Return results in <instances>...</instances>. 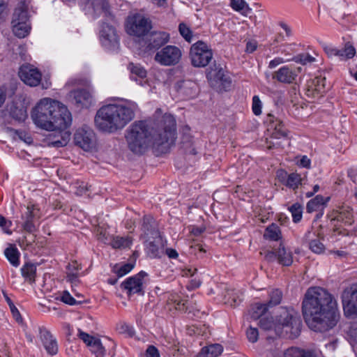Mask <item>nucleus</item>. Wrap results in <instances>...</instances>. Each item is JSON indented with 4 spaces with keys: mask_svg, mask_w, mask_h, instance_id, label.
Here are the masks:
<instances>
[{
    "mask_svg": "<svg viewBox=\"0 0 357 357\" xmlns=\"http://www.w3.org/2000/svg\"><path fill=\"white\" fill-rule=\"evenodd\" d=\"M22 276L30 283L35 282L36 266L31 263H26L21 268Z\"/></svg>",
    "mask_w": 357,
    "mask_h": 357,
    "instance_id": "obj_33",
    "label": "nucleus"
},
{
    "mask_svg": "<svg viewBox=\"0 0 357 357\" xmlns=\"http://www.w3.org/2000/svg\"><path fill=\"white\" fill-rule=\"evenodd\" d=\"M282 298V292L278 289H273L269 294L268 306H274L280 303Z\"/></svg>",
    "mask_w": 357,
    "mask_h": 357,
    "instance_id": "obj_43",
    "label": "nucleus"
},
{
    "mask_svg": "<svg viewBox=\"0 0 357 357\" xmlns=\"http://www.w3.org/2000/svg\"><path fill=\"white\" fill-rule=\"evenodd\" d=\"M130 70L131 72V79H135L137 82V78L134 77L135 75L138 77L139 79H144L146 77V70L139 64H130Z\"/></svg>",
    "mask_w": 357,
    "mask_h": 357,
    "instance_id": "obj_39",
    "label": "nucleus"
},
{
    "mask_svg": "<svg viewBox=\"0 0 357 357\" xmlns=\"http://www.w3.org/2000/svg\"><path fill=\"white\" fill-rule=\"evenodd\" d=\"M325 82L326 79L324 77H316L312 80V84L309 85L307 96H310V93L312 92V96H314V93L321 94L325 91Z\"/></svg>",
    "mask_w": 357,
    "mask_h": 357,
    "instance_id": "obj_32",
    "label": "nucleus"
},
{
    "mask_svg": "<svg viewBox=\"0 0 357 357\" xmlns=\"http://www.w3.org/2000/svg\"><path fill=\"white\" fill-rule=\"evenodd\" d=\"M205 75L209 86L218 93L228 91L231 87V79L215 61L205 70Z\"/></svg>",
    "mask_w": 357,
    "mask_h": 357,
    "instance_id": "obj_6",
    "label": "nucleus"
},
{
    "mask_svg": "<svg viewBox=\"0 0 357 357\" xmlns=\"http://www.w3.org/2000/svg\"><path fill=\"white\" fill-rule=\"evenodd\" d=\"M296 76L297 75L291 68L283 66L274 73L273 78L282 83L290 84L295 80Z\"/></svg>",
    "mask_w": 357,
    "mask_h": 357,
    "instance_id": "obj_23",
    "label": "nucleus"
},
{
    "mask_svg": "<svg viewBox=\"0 0 357 357\" xmlns=\"http://www.w3.org/2000/svg\"><path fill=\"white\" fill-rule=\"evenodd\" d=\"M356 54L355 47L349 43L345 44L344 47L339 49L337 58L340 60H347L351 59Z\"/></svg>",
    "mask_w": 357,
    "mask_h": 357,
    "instance_id": "obj_36",
    "label": "nucleus"
},
{
    "mask_svg": "<svg viewBox=\"0 0 357 357\" xmlns=\"http://www.w3.org/2000/svg\"><path fill=\"white\" fill-rule=\"evenodd\" d=\"M135 266L133 263H127L120 266H115L114 268V273L117 275L118 278H121L125 275L130 273Z\"/></svg>",
    "mask_w": 357,
    "mask_h": 357,
    "instance_id": "obj_41",
    "label": "nucleus"
},
{
    "mask_svg": "<svg viewBox=\"0 0 357 357\" xmlns=\"http://www.w3.org/2000/svg\"><path fill=\"white\" fill-rule=\"evenodd\" d=\"M142 230L145 235L153 236L160 234L153 218L151 215H144L143 218Z\"/></svg>",
    "mask_w": 357,
    "mask_h": 357,
    "instance_id": "obj_26",
    "label": "nucleus"
},
{
    "mask_svg": "<svg viewBox=\"0 0 357 357\" xmlns=\"http://www.w3.org/2000/svg\"><path fill=\"white\" fill-rule=\"evenodd\" d=\"M4 255L13 266L17 267L20 265V252L15 246L10 245L5 250Z\"/></svg>",
    "mask_w": 357,
    "mask_h": 357,
    "instance_id": "obj_29",
    "label": "nucleus"
},
{
    "mask_svg": "<svg viewBox=\"0 0 357 357\" xmlns=\"http://www.w3.org/2000/svg\"><path fill=\"white\" fill-rule=\"evenodd\" d=\"M40 337L48 354L55 355L58 352L56 339L45 328H40Z\"/></svg>",
    "mask_w": 357,
    "mask_h": 357,
    "instance_id": "obj_19",
    "label": "nucleus"
},
{
    "mask_svg": "<svg viewBox=\"0 0 357 357\" xmlns=\"http://www.w3.org/2000/svg\"><path fill=\"white\" fill-rule=\"evenodd\" d=\"M309 248L316 254H321L325 250L324 244L317 239L312 240L309 243Z\"/></svg>",
    "mask_w": 357,
    "mask_h": 357,
    "instance_id": "obj_49",
    "label": "nucleus"
},
{
    "mask_svg": "<svg viewBox=\"0 0 357 357\" xmlns=\"http://www.w3.org/2000/svg\"><path fill=\"white\" fill-rule=\"evenodd\" d=\"M344 314L347 317L357 315V283L345 287L341 294Z\"/></svg>",
    "mask_w": 357,
    "mask_h": 357,
    "instance_id": "obj_10",
    "label": "nucleus"
},
{
    "mask_svg": "<svg viewBox=\"0 0 357 357\" xmlns=\"http://www.w3.org/2000/svg\"><path fill=\"white\" fill-rule=\"evenodd\" d=\"M146 357H160L158 349L153 345H149L146 350Z\"/></svg>",
    "mask_w": 357,
    "mask_h": 357,
    "instance_id": "obj_57",
    "label": "nucleus"
},
{
    "mask_svg": "<svg viewBox=\"0 0 357 357\" xmlns=\"http://www.w3.org/2000/svg\"><path fill=\"white\" fill-rule=\"evenodd\" d=\"M147 273L141 271L137 274L126 279L121 284V289L126 291L128 296L132 294H144L143 280Z\"/></svg>",
    "mask_w": 357,
    "mask_h": 357,
    "instance_id": "obj_15",
    "label": "nucleus"
},
{
    "mask_svg": "<svg viewBox=\"0 0 357 357\" xmlns=\"http://www.w3.org/2000/svg\"><path fill=\"white\" fill-rule=\"evenodd\" d=\"M60 300L63 303L70 305H75L78 303V302L70 295L68 291H63L62 292Z\"/></svg>",
    "mask_w": 357,
    "mask_h": 357,
    "instance_id": "obj_52",
    "label": "nucleus"
},
{
    "mask_svg": "<svg viewBox=\"0 0 357 357\" xmlns=\"http://www.w3.org/2000/svg\"><path fill=\"white\" fill-rule=\"evenodd\" d=\"M10 312H11L13 317L15 318V319L17 322H21L22 319L19 310H17V308L16 307V306L15 305L10 306Z\"/></svg>",
    "mask_w": 357,
    "mask_h": 357,
    "instance_id": "obj_60",
    "label": "nucleus"
},
{
    "mask_svg": "<svg viewBox=\"0 0 357 357\" xmlns=\"http://www.w3.org/2000/svg\"><path fill=\"white\" fill-rule=\"evenodd\" d=\"M162 240L160 234L151 236L146 239V252L151 258L159 257L162 252Z\"/></svg>",
    "mask_w": 357,
    "mask_h": 357,
    "instance_id": "obj_20",
    "label": "nucleus"
},
{
    "mask_svg": "<svg viewBox=\"0 0 357 357\" xmlns=\"http://www.w3.org/2000/svg\"><path fill=\"white\" fill-rule=\"evenodd\" d=\"M334 220L341 222L345 225H351L354 222L352 208L348 206L341 207L335 213Z\"/></svg>",
    "mask_w": 357,
    "mask_h": 357,
    "instance_id": "obj_24",
    "label": "nucleus"
},
{
    "mask_svg": "<svg viewBox=\"0 0 357 357\" xmlns=\"http://www.w3.org/2000/svg\"><path fill=\"white\" fill-rule=\"evenodd\" d=\"M267 310L266 304L255 303L252 305L249 311L250 318L254 320L261 319Z\"/></svg>",
    "mask_w": 357,
    "mask_h": 357,
    "instance_id": "obj_35",
    "label": "nucleus"
},
{
    "mask_svg": "<svg viewBox=\"0 0 357 357\" xmlns=\"http://www.w3.org/2000/svg\"><path fill=\"white\" fill-rule=\"evenodd\" d=\"M266 239L271 241H278L282 238V234L279 226L277 224L272 223L266 227L264 234Z\"/></svg>",
    "mask_w": 357,
    "mask_h": 357,
    "instance_id": "obj_30",
    "label": "nucleus"
},
{
    "mask_svg": "<svg viewBox=\"0 0 357 357\" xmlns=\"http://www.w3.org/2000/svg\"><path fill=\"white\" fill-rule=\"evenodd\" d=\"M259 326L264 330L283 331L290 338H295L301 332L302 323L294 310L282 308L274 321L268 318H261Z\"/></svg>",
    "mask_w": 357,
    "mask_h": 357,
    "instance_id": "obj_5",
    "label": "nucleus"
},
{
    "mask_svg": "<svg viewBox=\"0 0 357 357\" xmlns=\"http://www.w3.org/2000/svg\"><path fill=\"white\" fill-rule=\"evenodd\" d=\"M181 55L178 47L167 45L155 54V61L165 66H174L179 62Z\"/></svg>",
    "mask_w": 357,
    "mask_h": 357,
    "instance_id": "obj_13",
    "label": "nucleus"
},
{
    "mask_svg": "<svg viewBox=\"0 0 357 357\" xmlns=\"http://www.w3.org/2000/svg\"><path fill=\"white\" fill-rule=\"evenodd\" d=\"M31 119L37 127L48 131L65 130L72 123L68 108L59 101L48 98L41 99L33 108Z\"/></svg>",
    "mask_w": 357,
    "mask_h": 357,
    "instance_id": "obj_3",
    "label": "nucleus"
},
{
    "mask_svg": "<svg viewBox=\"0 0 357 357\" xmlns=\"http://www.w3.org/2000/svg\"><path fill=\"white\" fill-rule=\"evenodd\" d=\"M329 200V197L325 198L322 195H317L314 199H310L306 206L307 213H312L317 211L320 207L326 204Z\"/></svg>",
    "mask_w": 357,
    "mask_h": 357,
    "instance_id": "obj_31",
    "label": "nucleus"
},
{
    "mask_svg": "<svg viewBox=\"0 0 357 357\" xmlns=\"http://www.w3.org/2000/svg\"><path fill=\"white\" fill-rule=\"evenodd\" d=\"M287 130L284 128L282 122L279 121L275 126V131L273 133V137L280 139L281 137H287Z\"/></svg>",
    "mask_w": 357,
    "mask_h": 357,
    "instance_id": "obj_46",
    "label": "nucleus"
},
{
    "mask_svg": "<svg viewBox=\"0 0 357 357\" xmlns=\"http://www.w3.org/2000/svg\"><path fill=\"white\" fill-rule=\"evenodd\" d=\"M229 5L234 10L240 12L245 16H247L252 10L245 0H230Z\"/></svg>",
    "mask_w": 357,
    "mask_h": 357,
    "instance_id": "obj_34",
    "label": "nucleus"
},
{
    "mask_svg": "<svg viewBox=\"0 0 357 357\" xmlns=\"http://www.w3.org/2000/svg\"><path fill=\"white\" fill-rule=\"evenodd\" d=\"M21 80L30 86H38L41 81L42 75L38 68L31 65H23L19 70Z\"/></svg>",
    "mask_w": 357,
    "mask_h": 357,
    "instance_id": "obj_17",
    "label": "nucleus"
},
{
    "mask_svg": "<svg viewBox=\"0 0 357 357\" xmlns=\"http://www.w3.org/2000/svg\"><path fill=\"white\" fill-rule=\"evenodd\" d=\"M285 357H314L310 351H305L296 347H292L286 351Z\"/></svg>",
    "mask_w": 357,
    "mask_h": 357,
    "instance_id": "obj_40",
    "label": "nucleus"
},
{
    "mask_svg": "<svg viewBox=\"0 0 357 357\" xmlns=\"http://www.w3.org/2000/svg\"><path fill=\"white\" fill-rule=\"evenodd\" d=\"M77 336L89 347L97 339L80 329H78Z\"/></svg>",
    "mask_w": 357,
    "mask_h": 357,
    "instance_id": "obj_50",
    "label": "nucleus"
},
{
    "mask_svg": "<svg viewBox=\"0 0 357 357\" xmlns=\"http://www.w3.org/2000/svg\"><path fill=\"white\" fill-rule=\"evenodd\" d=\"M293 61L296 63H301L303 65H306L307 63H312L315 61V58L309 54L304 53L300 54L293 58Z\"/></svg>",
    "mask_w": 357,
    "mask_h": 357,
    "instance_id": "obj_48",
    "label": "nucleus"
},
{
    "mask_svg": "<svg viewBox=\"0 0 357 357\" xmlns=\"http://www.w3.org/2000/svg\"><path fill=\"white\" fill-rule=\"evenodd\" d=\"M337 303L331 294L319 287L309 288L302 303V311L309 328L316 332H326L337 323Z\"/></svg>",
    "mask_w": 357,
    "mask_h": 357,
    "instance_id": "obj_2",
    "label": "nucleus"
},
{
    "mask_svg": "<svg viewBox=\"0 0 357 357\" xmlns=\"http://www.w3.org/2000/svg\"><path fill=\"white\" fill-rule=\"evenodd\" d=\"M223 351L220 344H211L202 347V357H218Z\"/></svg>",
    "mask_w": 357,
    "mask_h": 357,
    "instance_id": "obj_28",
    "label": "nucleus"
},
{
    "mask_svg": "<svg viewBox=\"0 0 357 357\" xmlns=\"http://www.w3.org/2000/svg\"><path fill=\"white\" fill-rule=\"evenodd\" d=\"M257 43L256 40H248L246 43L245 52L249 54L252 53L257 50Z\"/></svg>",
    "mask_w": 357,
    "mask_h": 357,
    "instance_id": "obj_58",
    "label": "nucleus"
},
{
    "mask_svg": "<svg viewBox=\"0 0 357 357\" xmlns=\"http://www.w3.org/2000/svg\"><path fill=\"white\" fill-rule=\"evenodd\" d=\"M74 141L83 150L89 151L96 145V135L90 127L84 126L75 132Z\"/></svg>",
    "mask_w": 357,
    "mask_h": 357,
    "instance_id": "obj_14",
    "label": "nucleus"
},
{
    "mask_svg": "<svg viewBox=\"0 0 357 357\" xmlns=\"http://www.w3.org/2000/svg\"><path fill=\"white\" fill-rule=\"evenodd\" d=\"M91 6L96 16L102 14L107 20H114V16L109 11V5L106 0H92Z\"/></svg>",
    "mask_w": 357,
    "mask_h": 357,
    "instance_id": "obj_22",
    "label": "nucleus"
},
{
    "mask_svg": "<svg viewBox=\"0 0 357 357\" xmlns=\"http://www.w3.org/2000/svg\"><path fill=\"white\" fill-rule=\"evenodd\" d=\"M165 253L170 259H176L178 257L177 251L172 248H167Z\"/></svg>",
    "mask_w": 357,
    "mask_h": 357,
    "instance_id": "obj_64",
    "label": "nucleus"
},
{
    "mask_svg": "<svg viewBox=\"0 0 357 357\" xmlns=\"http://www.w3.org/2000/svg\"><path fill=\"white\" fill-rule=\"evenodd\" d=\"M169 35L165 31H153L148 37L146 50L153 52L168 43Z\"/></svg>",
    "mask_w": 357,
    "mask_h": 357,
    "instance_id": "obj_18",
    "label": "nucleus"
},
{
    "mask_svg": "<svg viewBox=\"0 0 357 357\" xmlns=\"http://www.w3.org/2000/svg\"><path fill=\"white\" fill-rule=\"evenodd\" d=\"M302 178L300 174L297 173H291L288 174L285 185L292 190H296L301 185Z\"/></svg>",
    "mask_w": 357,
    "mask_h": 357,
    "instance_id": "obj_38",
    "label": "nucleus"
},
{
    "mask_svg": "<svg viewBox=\"0 0 357 357\" xmlns=\"http://www.w3.org/2000/svg\"><path fill=\"white\" fill-rule=\"evenodd\" d=\"M136 109L137 105L132 102L103 105L96 112L95 125L102 132L114 133L135 118Z\"/></svg>",
    "mask_w": 357,
    "mask_h": 357,
    "instance_id": "obj_4",
    "label": "nucleus"
},
{
    "mask_svg": "<svg viewBox=\"0 0 357 357\" xmlns=\"http://www.w3.org/2000/svg\"><path fill=\"white\" fill-rule=\"evenodd\" d=\"M176 119L169 114H165L155 120L152 134L146 121H135L126 130L128 147L133 153L142 155L153 139V144L161 146L162 151L167 150L176 139Z\"/></svg>",
    "mask_w": 357,
    "mask_h": 357,
    "instance_id": "obj_1",
    "label": "nucleus"
},
{
    "mask_svg": "<svg viewBox=\"0 0 357 357\" xmlns=\"http://www.w3.org/2000/svg\"><path fill=\"white\" fill-rule=\"evenodd\" d=\"M322 47L328 57H333V56L337 57L339 49L336 48L335 47H334L333 45H332L331 44H326V43H324L322 45Z\"/></svg>",
    "mask_w": 357,
    "mask_h": 357,
    "instance_id": "obj_53",
    "label": "nucleus"
},
{
    "mask_svg": "<svg viewBox=\"0 0 357 357\" xmlns=\"http://www.w3.org/2000/svg\"><path fill=\"white\" fill-rule=\"evenodd\" d=\"M347 336L351 342H357V322L351 324L347 330Z\"/></svg>",
    "mask_w": 357,
    "mask_h": 357,
    "instance_id": "obj_54",
    "label": "nucleus"
},
{
    "mask_svg": "<svg viewBox=\"0 0 357 357\" xmlns=\"http://www.w3.org/2000/svg\"><path fill=\"white\" fill-rule=\"evenodd\" d=\"M70 96L73 97L75 103L79 107H89L93 102L91 92L85 89H77L71 91Z\"/></svg>",
    "mask_w": 357,
    "mask_h": 357,
    "instance_id": "obj_21",
    "label": "nucleus"
},
{
    "mask_svg": "<svg viewBox=\"0 0 357 357\" xmlns=\"http://www.w3.org/2000/svg\"><path fill=\"white\" fill-rule=\"evenodd\" d=\"M132 243V239L131 237H121L116 236L113 238L111 244L112 248L115 249H122L130 248Z\"/></svg>",
    "mask_w": 357,
    "mask_h": 357,
    "instance_id": "obj_37",
    "label": "nucleus"
},
{
    "mask_svg": "<svg viewBox=\"0 0 357 357\" xmlns=\"http://www.w3.org/2000/svg\"><path fill=\"white\" fill-rule=\"evenodd\" d=\"M211 335V331L209 326H206V324L202 325V338L206 340L209 338Z\"/></svg>",
    "mask_w": 357,
    "mask_h": 357,
    "instance_id": "obj_62",
    "label": "nucleus"
},
{
    "mask_svg": "<svg viewBox=\"0 0 357 357\" xmlns=\"http://www.w3.org/2000/svg\"><path fill=\"white\" fill-rule=\"evenodd\" d=\"M258 330L256 328L250 327L247 331V337L250 342H255L258 340Z\"/></svg>",
    "mask_w": 357,
    "mask_h": 357,
    "instance_id": "obj_56",
    "label": "nucleus"
},
{
    "mask_svg": "<svg viewBox=\"0 0 357 357\" xmlns=\"http://www.w3.org/2000/svg\"><path fill=\"white\" fill-rule=\"evenodd\" d=\"M347 175L353 182H356L357 179V169L350 168L347 171Z\"/></svg>",
    "mask_w": 357,
    "mask_h": 357,
    "instance_id": "obj_63",
    "label": "nucleus"
},
{
    "mask_svg": "<svg viewBox=\"0 0 357 357\" xmlns=\"http://www.w3.org/2000/svg\"><path fill=\"white\" fill-rule=\"evenodd\" d=\"M126 28L130 35L144 36L151 29V21L141 14H135L128 18Z\"/></svg>",
    "mask_w": 357,
    "mask_h": 357,
    "instance_id": "obj_9",
    "label": "nucleus"
},
{
    "mask_svg": "<svg viewBox=\"0 0 357 357\" xmlns=\"http://www.w3.org/2000/svg\"><path fill=\"white\" fill-rule=\"evenodd\" d=\"M282 63H284V60L282 58H280V57L275 58L274 59L271 60L269 62L268 67L270 68H274Z\"/></svg>",
    "mask_w": 357,
    "mask_h": 357,
    "instance_id": "obj_61",
    "label": "nucleus"
},
{
    "mask_svg": "<svg viewBox=\"0 0 357 357\" xmlns=\"http://www.w3.org/2000/svg\"><path fill=\"white\" fill-rule=\"evenodd\" d=\"M262 102L258 96H254L252 98V109L256 116L261 114Z\"/></svg>",
    "mask_w": 357,
    "mask_h": 357,
    "instance_id": "obj_51",
    "label": "nucleus"
},
{
    "mask_svg": "<svg viewBox=\"0 0 357 357\" xmlns=\"http://www.w3.org/2000/svg\"><path fill=\"white\" fill-rule=\"evenodd\" d=\"M291 213L293 221L297 223L302 219L303 207L298 203H295L289 208Z\"/></svg>",
    "mask_w": 357,
    "mask_h": 357,
    "instance_id": "obj_42",
    "label": "nucleus"
},
{
    "mask_svg": "<svg viewBox=\"0 0 357 357\" xmlns=\"http://www.w3.org/2000/svg\"><path fill=\"white\" fill-rule=\"evenodd\" d=\"M20 212L22 229L28 233H34L37 229L36 222L40 217V208L37 205L29 203L21 206Z\"/></svg>",
    "mask_w": 357,
    "mask_h": 357,
    "instance_id": "obj_8",
    "label": "nucleus"
},
{
    "mask_svg": "<svg viewBox=\"0 0 357 357\" xmlns=\"http://www.w3.org/2000/svg\"><path fill=\"white\" fill-rule=\"evenodd\" d=\"M90 350L96 357H105L106 350L99 339H96V340L93 342L90 347Z\"/></svg>",
    "mask_w": 357,
    "mask_h": 357,
    "instance_id": "obj_45",
    "label": "nucleus"
},
{
    "mask_svg": "<svg viewBox=\"0 0 357 357\" xmlns=\"http://www.w3.org/2000/svg\"><path fill=\"white\" fill-rule=\"evenodd\" d=\"M268 261L277 260L278 264L289 266L293 262V255L290 250L286 248L282 243L279 247L272 251H269L265 256Z\"/></svg>",
    "mask_w": 357,
    "mask_h": 357,
    "instance_id": "obj_16",
    "label": "nucleus"
},
{
    "mask_svg": "<svg viewBox=\"0 0 357 357\" xmlns=\"http://www.w3.org/2000/svg\"><path fill=\"white\" fill-rule=\"evenodd\" d=\"M100 40L102 45L108 51H116L119 47V38L115 28L102 22L100 29Z\"/></svg>",
    "mask_w": 357,
    "mask_h": 357,
    "instance_id": "obj_11",
    "label": "nucleus"
},
{
    "mask_svg": "<svg viewBox=\"0 0 357 357\" xmlns=\"http://www.w3.org/2000/svg\"><path fill=\"white\" fill-rule=\"evenodd\" d=\"M213 53L208 46L202 42V67L208 65L213 59Z\"/></svg>",
    "mask_w": 357,
    "mask_h": 357,
    "instance_id": "obj_44",
    "label": "nucleus"
},
{
    "mask_svg": "<svg viewBox=\"0 0 357 357\" xmlns=\"http://www.w3.org/2000/svg\"><path fill=\"white\" fill-rule=\"evenodd\" d=\"M11 225H12L11 221L8 220L5 217L0 215V227L8 234H12V231L9 229Z\"/></svg>",
    "mask_w": 357,
    "mask_h": 357,
    "instance_id": "obj_55",
    "label": "nucleus"
},
{
    "mask_svg": "<svg viewBox=\"0 0 357 357\" xmlns=\"http://www.w3.org/2000/svg\"><path fill=\"white\" fill-rule=\"evenodd\" d=\"M208 294H217L218 296L221 294L225 303L231 307L239 305L243 300V292L241 290L231 288L227 284L215 286V289H211Z\"/></svg>",
    "mask_w": 357,
    "mask_h": 357,
    "instance_id": "obj_12",
    "label": "nucleus"
},
{
    "mask_svg": "<svg viewBox=\"0 0 357 357\" xmlns=\"http://www.w3.org/2000/svg\"><path fill=\"white\" fill-rule=\"evenodd\" d=\"M298 165L300 167L310 169L311 167V160L307 156L303 155L301 160L298 162Z\"/></svg>",
    "mask_w": 357,
    "mask_h": 357,
    "instance_id": "obj_59",
    "label": "nucleus"
},
{
    "mask_svg": "<svg viewBox=\"0 0 357 357\" xmlns=\"http://www.w3.org/2000/svg\"><path fill=\"white\" fill-rule=\"evenodd\" d=\"M191 63L195 67H201V40L194 43L190 50Z\"/></svg>",
    "mask_w": 357,
    "mask_h": 357,
    "instance_id": "obj_27",
    "label": "nucleus"
},
{
    "mask_svg": "<svg viewBox=\"0 0 357 357\" xmlns=\"http://www.w3.org/2000/svg\"><path fill=\"white\" fill-rule=\"evenodd\" d=\"M81 269V266L76 261L69 263L67 266V281L73 284H77L79 282V271Z\"/></svg>",
    "mask_w": 357,
    "mask_h": 357,
    "instance_id": "obj_25",
    "label": "nucleus"
},
{
    "mask_svg": "<svg viewBox=\"0 0 357 357\" xmlns=\"http://www.w3.org/2000/svg\"><path fill=\"white\" fill-rule=\"evenodd\" d=\"M178 31L180 34L187 42H191L192 32L189 26H188L185 23H180L178 25Z\"/></svg>",
    "mask_w": 357,
    "mask_h": 357,
    "instance_id": "obj_47",
    "label": "nucleus"
},
{
    "mask_svg": "<svg viewBox=\"0 0 357 357\" xmlns=\"http://www.w3.org/2000/svg\"><path fill=\"white\" fill-rule=\"evenodd\" d=\"M29 22L28 6L26 2L20 1L13 15L12 27L13 33L18 38L26 37L30 31Z\"/></svg>",
    "mask_w": 357,
    "mask_h": 357,
    "instance_id": "obj_7",
    "label": "nucleus"
}]
</instances>
